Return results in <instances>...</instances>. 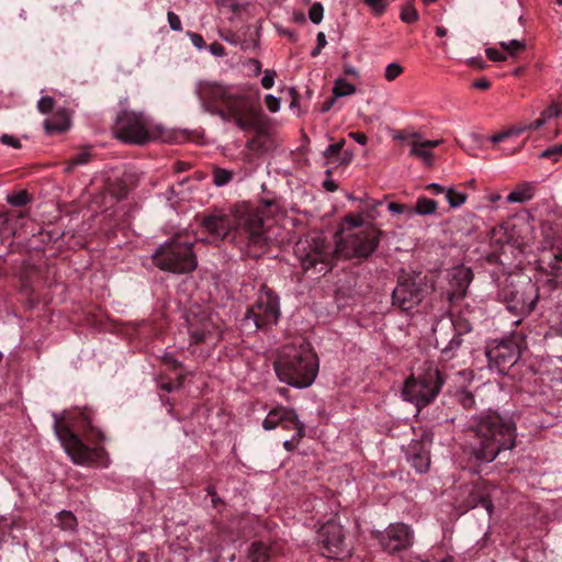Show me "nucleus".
<instances>
[{"label":"nucleus","mask_w":562,"mask_h":562,"mask_svg":"<svg viewBox=\"0 0 562 562\" xmlns=\"http://www.w3.org/2000/svg\"><path fill=\"white\" fill-rule=\"evenodd\" d=\"M526 131H529V126H527V124H518V125L507 130V132L509 133V136H517Z\"/></svg>","instance_id":"nucleus-57"},{"label":"nucleus","mask_w":562,"mask_h":562,"mask_svg":"<svg viewBox=\"0 0 562 562\" xmlns=\"http://www.w3.org/2000/svg\"><path fill=\"white\" fill-rule=\"evenodd\" d=\"M283 422H292L295 425L302 423L294 409L284 406H278L268 413L262 422V427L266 430H272L278 426H282Z\"/></svg>","instance_id":"nucleus-21"},{"label":"nucleus","mask_w":562,"mask_h":562,"mask_svg":"<svg viewBox=\"0 0 562 562\" xmlns=\"http://www.w3.org/2000/svg\"><path fill=\"white\" fill-rule=\"evenodd\" d=\"M472 280V272L470 269L459 267L451 272V285L457 288L448 293L450 301L453 299H461L465 295V290Z\"/></svg>","instance_id":"nucleus-23"},{"label":"nucleus","mask_w":562,"mask_h":562,"mask_svg":"<svg viewBox=\"0 0 562 562\" xmlns=\"http://www.w3.org/2000/svg\"><path fill=\"white\" fill-rule=\"evenodd\" d=\"M504 299L509 311L521 316L528 315L538 302V288L531 279H527L518 284L507 286L504 290Z\"/></svg>","instance_id":"nucleus-15"},{"label":"nucleus","mask_w":562,"mask_h":562,"mask_svg":"<svg viewBox=\"0 0 562 562\" xmlns=\"http://www.w3.org/2000/svg\"><path fill=\"white\" fill-rule=\"evenodd\" d=\"M471 330L472 325L460 316L450 319L446 324H439L434 329L436 346L448 358H452L454 351L464 342L463 334L470 333Z\"/></svg>","instance_id":"nucleus-11"},{"label":"nucleus","mask_w":562,"mask_h":562,"mask_svg":"<svg viewBox=\"0 0 562 562\" xmlns=\"http://www.w3.org/2000/svg\"><path fill=\"white\" fill-rule=\"evenodd\" d=\"M54 99L52 97H42L37 102V109L41 113H48L54 108Z\"/></svg>","instance_id":"nucleus-44"},{"label":"nucleus","mask_w":562,"mask_h":562,"mask_svg":"<svg viewBox=\"0 0 562 562\" xmlns=\"http://www.w3.org/2000/svg\"><path fill=\"white\" fill-rule=\"evenodd\" d=\"M387 210L394 214H406L409 217V207L407 204L391 202L387 204Z\"/></svg>","instance_id":"nucleus-45"},{"label":"nucleus","mask_w":562,"mask_h":562,"mask_svg":"<svg viewBox=\"0 0 562 562\" xmlns=\"http://www.w3.org/2000/svg\"><path fill=\"white\" fill-rule=\"evenodd\" d=\"M356 92V87L347 82L345 79L339 78L335 81L333 93L338 99L341 97L351 95Z\"/></svg>","instance_id":"nucleus-30"},{"label":"nucleus","mask_w":562,"mask_h":562,"mask_svg":"<svg viewBox=\"0 0 562 562\" xmlns=\"http://www.w3.org/2000/svg\"><path fill=\"white\" fill-rule=\"evenodd\" d=\"M187 323L191 340L195 344L220 337L217 319L204 311L188 315Z\"/></svg>","instance_id":"nucleus-17"},{"label":"nucleus","mask_w":562,"mask_h":562,"mask_svg":"<svg viewBox=\"0 0 562 562\" xmlns=\"http://www.w3.org/2000/svg\"><path fill=\"white\" fill-rule=\"evenodd\" d=\"M344 222L348 228H357L363 225V217L361 214L347 215L345 216Z\"/></svg>","instance_id":"nucleus-49"},{"label":"nucleus","mask_w":562,"mask_h":562,"mask_svg":"<svg viewBox=\"0 0 562 562\" xmlns=\"http://www.w3.org/2000/svg\"><path fill=\"white\" fill-rule=\"evenodd\" d=\"M91 154L88 150H82L76 154L66 167V171H71L76 166L85 165L90 161Z\"/></svg>","instance_id":"nucleus-36"},{"label":"nucleus","mask_w":562,"mask_h":562,"mask_svg":"<svg viewBox=\"0 0 562 562\" xmlns=\"http://www.w3.org/2000/svg\"><path fill=\"white\" fill-rule=\"evenodd\" d=\"M206 492L207 494L211 496V501H212V504L213 506H216L220 502H221V498L220 496L216 494V491H215V487L214 486H209L206 488Z\"/></svg>","instance_id":"nucleus-63"},{"label":"nucleus","mask_w":562,"mask_h":562,"mask_svg":"<svg viewBox=\"0 0 562 562\" xmlns=\"http://www.w3.org/2000/svg\"><path fill=\"white\" fill-rule=\"evenodd\" d=\"M1 142L8 146H12L14 148H20L21 147V143L18 138L11 136V135H8V134H4L1 136Z\"/></svg>","instance_id":"nucleus-55"},{"label":"nucleus","mask_w":562,"mask_h":562,"mask_svg":"<svg viewBox=\"0 0 562 562\" xmlns=\"http://www.w3.org/2000/svg\"><path fill=\"white\" fill-rule=\"evenodd\" d=\"M542 114L546 117L547 122L550 121L551 119L562 116V103L553 101L542 111Z\"/></svg>","instance_id":"nucleus-39"},{"label":"nucleus","mask_w":562,"mask_h":562,"mask_svg":"<svg viewBox=\"0 0 562 562\" xmlns=\"http://www.w3.org/2000/svg\"><path fill=\"white\" fill-rule=\"evenodd\" d=\"M193 245L194 239H190L187 233H178L157 248L153 254V262L162 271L190 273L198 267Z\"/></svg>","instance_id":"nucleus-5"},{"label":"nucleus","mask_w":562,"mask_h":562,"mask_svg":"<svg viewBox=\"0 0 562 562\" xmlns=\"http://www.w3.org/2000/svg\"><path fill=\"white\" fill-rule=\"evenodd\" d=\"M348 136L351 137L353 140H356L360 145H366L367 140H368L367 135L363 133H359V132H350L348 134Z\"/></svg>","instance_id":"nucleus-58"},{"label":"nucleus","mask_w":562,"mask_h":562,"mask_svg":"<svg viewBox=\"0 0 562 562\" xmlns=\"http://www.w3.org/2000/svg\"><path fill=\"white\" fill-rule=\"evenodd\" d=\"M215 4L221 7H228L233 12H236L239 10V4L236 2H227V0H215Z\"/></svg>","instance_id":"nucleus-60"},{"label":"nucleus","mask_w":562,"mask_h":562,"mask_svg":"<svg viewBox=\"0 0 562 562\" xmlns=\"http://www.w3.org/2000/svg\"><path fill=\"white\" fill-rule=\"evenodd\" d=\"M473 87L476 89L486 90L491 87V82L486 78H481L473 82Z\"/></svg>","instance_id":"nucleus-61"},{"label":"nucleus","mask_w":562,"mask_h":562,"mask_svg":"<svg viewBox=\"0 0 562 562\" xmlns=\"http://www.w3.org/2000/svg\"><path fill=\"white\" fill-rule=\"evenodd\" d=\"M167 20L172 31L180 32L182 30V23L178 14L172 11H168Z\"/></svg>","instance_id":"nucleus-47"},{"label":"nucleus","mask_w":562,"mask_h":562,"mask_svg":"<svg viewBox=\"0 0 562 562\" xmlns=\"http://www.w3.org/2000/svg\"><path fill=\"white\" fill-rule=\"evenodd\" d=\"M295 255L305 271L314 270L325 274L331 269L335 254L330 244L317 236L299 240Z\"/></svg>","instance_id":"nucleus-8"},{"label":"nucleus","mask_w":562,"mask_h":562,"mask_svg":"<svg viewBox=\"0 0 562 562\" xmlns=\"http://www.w3.org/2000/svg\"><path fill=\"white\" fill-rule=\"evenodd\" d=\"M407 461L418 473H425L430 465L428 450L420 442H414L408 447Z\"/></svg>","instance_id":"nucleus-22"},{"label":"nucleus","mask_w":562,"mask_h":562,"mask_svg":"<svg viewBox=\"0 0 562 562\" xmlns=\"http://www.w3.org/2000/svg\"><path fill=\"white\" fill-rule=\"evenodd\" d=\"M471 506L474 508L476 506H482L486 509L488 515L493 512V503L490 496L483 492L480 491H473L471 493V499H470Z\"/></svg>","instance_id":"nucleus-29"},{"label":"nucleus","mask_w":562,"mask_h":562,"mask_svg":"<svg viewBox=\"0 0 562 562\" xmlns=\"http://www.w3.org/2000/svg\"><path fill=\"white\" fill-rule=\"evenodd\" d=\"M426 189L432 191L435 194L445 193L447 190L446 188H443L442 186H440L439 183H436V182L429 183L426 187Z\"/></svg>","instance_id":"nucleus-62"},{"label":"nucleus","mask_w":562,"mask_h":562,"mask_svg":"<svg viewBox=\"0 0 562 562\" xmlns=\"http://www.w3.org/2000/svg\"><path fill=\"white\" fill-rule=\"evenodd\" d=\"M403 72L402 66L396 63H391L385 68V78L389 81L394 80Z\"/></svg>","instance_id":"nucleus-42"},{"label":"nucleus","mask_w":562,"mask_h":562,"mask_svg":"<svg viewBox=\"0 0 562 562\" xmlns=\"http://www.w3.org/2000/svg\"><path fill=\"white\" fill-rule=\"evenodd\" d=\"M438 203L429 198L419 196L416 201L415 206L409 211V217L413 215H432L437 212Z\"/></svg>","instance_id":"nucleus-26"},{"label":"nucleus","mask_w":562,"mask_h":562,"mask_svg":"<svg viewBox=\"0 0 562 562\" xmlns=\"http://www.w3.org/2000/svg\"><path fill=\"white\" fill-rule=\"evenodd\" d=\"M499 46L504 49V53L510 58H516L519 54L525 52L527 45L525 41L510 40L499 42Z\"/></svg>","instance_id":"nucleus-28"},{"label":"nucleus","mask_w":562,"mask_h":562,"mask_svg":"<svg viewBox=\"0 0 562 562\" xmlns=\"http://www.w3.org/2000/svg\"><path fill=\"white\" fill-rule=\"evenodd\" d=\"M324 16V7L321 2H315L308 10V18L314 24H319Z\"/></svg>","instance_id":"nucleus-38"},{"label":"nucleus","mask_w":562,"mask_h":562,"mask_svg":"<svg viewBox=\"0 0 562 562\" xmlns=\"http://www.w3.org/2000/svg\"><path fill=\"white\" fill-rule=\"evenodd\" d=\"M196 94L207 110L224 122H234L243 131L257 126L260 105L241 88L202 81L196 86Z\"/></svg>","instance_id":"nucleus-1"},{"label":"nucleus","mask_w":562,"mask_h":562,"mask_svg":"<svg viewBox=\"0 0 562 562\" xmlns=\"http://www.w3.org/2000/svg\"><path fill=\"white\" fill-rule=\"evenodd\" d=\"M60 527L65 530H74L77 526V519L71 512L63 510L57 515Z\"/></svg>","instance_id":"nucleus-33"},{"label":"nucleus","mask_w":562,"mask_h":562,"mask_svg":"<svg viewBox=\"0 0 562 562\" xmlns=\"http://www.w3.org/2000/svg\"><path fill=\"white\" fill-rule=\"evenodd\" d=\"M336 100H337V98H336L335 95H334V97H331V98H329L328 100H326V101L323 103L322 108H321V112H322V113H326V112H328V111L334 106V104H335Z\"/></svg>","instance_id":"nucleus-64"},{"label":"nucleus","mask_w":562,"mask_h":562,"mask_svg":"<svg viewBox=\"0 0 562 562\" xmlns=\"http://www.w3.org/2000/svg\"><path fill=\"white\" fill-rule=\"evenodd\" d=\"M382 548L390 552H398L407 549L413 543V531L402 522L390 525L384 532L376 536Z\"/></svg>","instance_id":"nucleus-18"},{"label":"nucleus","mask_w":562,"mask_h":562,"mask_svg":"<svg viewBox=\"0 0 562 562\" xmlns=\"http://www.w3.org/2000/svg\"><path fill=\"white\" fill-rule=\"evenodd\" d=\"M364 3L375 15H381L387 7L386 0H364Z\"/></svg>","instance_id":"nucleus-41"},{"label":"nucleus","mask_w":562,"mask_h":562,"mask_svg":"<svg viewBox=\"0 0 562 562\" xmlns=\"http://www.w3.org/2000/svg\"><path fill=\"white\" fill-rule=\"evenodd\" d=\"M209 49L211 52L212 55L214 56H217V57H223L225 55V48L222 44L220 43H212L210 46H209Z\"/></svg>","instance_id":"nucleus-56"},{"label":"nucleus","mask_w":562,"mask_h":562,"mask_svg":"<svg viewBox=\"0 0 562 562\" xmlns=\"http://www.w3.org/2000/svg\"><path fill=\"white\" fill-rule=\"evenodd\" d=\"M485 54L488 59L493 61H505L508 58V55L504 52H501L494 47H487L485 49Z\"/></svg>","instance_id":"nucleus-43"},{"label":"nucleus","mask_w":562,"mask_h":562,"mask_svg":"<svg viewBox=\"0 0 562 562\" xmlns=\"http://www.w3.org/2000/svg\"><path fill=\"white\" fill-rule=\"evenodd\" d=\"M317 541L323 549V555L330 559H338L348 551L344 528L335 519H330L321 526L317 531Z\"/></svg>","instance_id":"nucleus-16"},{"label":"nucleus","mask_w":562,"mask_h":562,"mask_svg":"<svg viewBox=\"0 0 562 562\" xmlns=\"http://www.w3.org/2000/svg\"><path fill=\"white\" fill-rule=\"evenodd\" d=\"M274 370L281 382L304 389L314 382L318 372V360L308 342L289 344L280 348Z\"/></svg>","instance_id":"nucleus-4"},{"label":"nucleus","mask_w":562,"mask_h":562,"mask_svg":"<svg viewBox=\"0 0 562 562\" xmlns=\"http://www.w3.org/2000/svg\"><path fill=\"white\" fill-rule=\"evenodd\" d=\"M549 249L542 250L539 262L541 268L554 278L562 277V241H553L547 236Z\"/></svg>","instance_id":"nucleus-19"},{"label":"nucleus","mask_w":562,"mask_h":562,"mask_svg":"<svg viewBox=\"0 0 562 562\" xmlns=\"http://www.w3.org/2000/svg\"><path fill=\"white\" fill-rule=\"evenodd\" d=\"M250 562H271V550L261 542H255L249 549Z\"/></svg>","instance_id":"nucleus-27"},{"label":"nucleus","mask_w":562,"mask_h":562,"mask_svg":"<svg viewBox=\"0 0 562 562\" xmlns=\"http://www.w3.org/2000/svg\"><path fill=\"white\" fill-rule=\"evenodd\" d=\"M533 194V187L530 183H522L506 196V201L508 203H524L531 200Z\"/></svg>","instance_id":"nucleus-25"},{"label":"nucleus","mask_w":562,"mask_h":562,"mask_svg":"<svg viewBox=\"0 0 562 562\" xmlns=\"http://www.w3.org/2000/svg\"><path fill=\"white\" fill-rule=\"evenodd\" d=\"M401 20L405 23H413L418 20V13L411 4H407L402 9Z\"/></svg>","instance_id":"nucleus-40"},{"label":"nucleus","mask_w":562,"mask_h":562,"mask_svg":"<svg viewBox=\"0 0 562 562\" xmlns=\"http://www.w3.org/2000/svg\"><path fill=\"white\" fill-rule=\"evenodd\" d=\"M7 201L13 206H24L25 204L29 203L30 196L25 190H22L11 195H8Z\"/></svg>","instance_id":"nucleus-37"},{"label":"nucleus","mask_w":562,"mask_h":562,"mask_svg":"<svg viewBox=\"0 0 562 562\" xmlns=\"http://www.w3.org/2000/svg\"><path fill=\"white\" fill-rule=\"evenodd\" d=\"M127 99L121 100L122 110L115 119L113 133L117 139L132 145H144L154 140H165L164 127L155 124L143 112L124 108Z\"/></svg>","instance_id":"nucleus-6"},{"label":"nucleus","mask_w":562,"mask_h":562,"mask_svg":"<svg viewBox=\"0 0 562 562\" xmlns=\"http://www.w3.org/2000/svg\"><path fill=\"white\" fill-rule=\"evenodd\" d=\"M260 134H261V132L259 131L258 135L256 137H254V138H251L250 140L247 142L246 147L249 150H252V151H256V153H261V151L266 150V147H265L263 143L259 138Z\"/></svg>","instance_id":"nucleus-46"},{"label":"nucleus","mask_w":562,"mask_h":562,"mask_svg":"<svg viewBox=\"0 0 562 562\" xmlns=\"http://www.w3.org/2000/svg\"><path fill=\"white\" fill-rule=\"evenodd\" d=\"M187 36L191 40V43L193 46L198 49H204L206 47V44L204 42V38L201 34L194 33V32H187Z\"/></svg>","instance_id":"nucleus-50"},{"label":"nucleus","mask_w":562,"mask_h":562,"mask_svg":"<svg viewBox=\"0 0 562 562\" xmlns=\"http://www.w3.org/2000/svg\"><path fill=\"white\" fill-rule=\"evenodd\" d=\"M327 178L323 182V187L328 192H335L338 189V184L330 178L331 171L326 170Z\"/></svg>","instance_id":"nucleus-53"},{"label":"nucleus","mask_w":562,"mask_h":562,"mask_svg":"<svg viewBox=\"0 0 562 562\" xmlns=\"http://www.w3.org/2000/svg\"><path fill=\"white\" fill-rule=\"evenodd\" d=\"M202 227L209 234V243L224 240L235 227L234 239L247 256L257 258L267 247V232L262 217L257 213H248L241 216L237 223L224 213H213L202 221Z\"/></svg>","instance_id":"nucleus-3"},{"label":"nucleus","mask_w":562,"mask_h":562,"mask_svg":"<svg viewBox=\"0 0 562 562\" xmlns=\"http://www.w3.org/2000/svg\"><path fill=\"white\" fill-rule=\"evenodd\" d=\"M276 71L266 69L263 72V77L261 78V85L266 89H270L274 85Z\"/></svg>","instance_id":"nucleus-51"},{"label":"nucleus","mask_w":562,"mask_h":562,"mask_svg":"<svg viewBox=\"0 0 562 562\" xmlns=\"http://www.w3.org/2000/svg\"><path fill=\"white\" fill-rule=\"evenodd\" d=\"M412 138L409 155L422 159L427 166H432L434 154L430 149L439 146L442 139L423 140L418 133L412 134Z\"/></svg>","instance_id":"nucleus-20"},{"label":"nucleus","mask_w":562,"mask_h":562,"mask_svg":"<svg viewBox=\"0 0 562 562\" xmlns=\"http://www.w3.org/2000/svg\"><path fill=\"white\" fill-rule=\"evenodd\" d=\"M490 369L505 374L519 359L520 347L515 337L492 340L485 347Z\"/></svg>","instance_id":"nucleus-12"},{"label":"nucleus","mask_w":562,"mask_h":562,"mask_svg":"<svg viewBox=\"0 0 562 562\" xmlns=\"http://www.w3.org/2000/svg\"><path fill=\"white\" fill-rule=\"evenodd\" d=\"M213 183L216 187H223L229 183L233 179V172L231 170L215 167L212 171Z\"/></svg>","instance_id":"nucleus-31"},{"label":"nucleus","mask_w":562,"mask_h":562,"mask_svg":"<svg viewBox=\"0 0 562 562\" xmlns=\"http://www.w3.org/2000/svg\"><path fill=\"white\" fill-rule=\"evenodd\" d=\"M469 453L479 463H491L503 451L516 446L515 423L497 412H484L471 418Z\"/></svg>","instance_id":"nucleus-2"},{"label":"nucleus","mask_w":562,"mask_h":562,"mask_svg":"<svg viewBox=\"0 0 562 562\" xmlns=\"http://www.w3.org/2000/svg\"><path fill=\"white\" fill-rule=\"evenodd\" d=\"M446 199L451 207H459L465 203L468 195L463 192L457 191L453 188H448L445 192Z\"/></svg>","instance_id":"nucleus-32"},{"label":"nucleus","mask_w":562,"mask_h":562,"mask_svg":"<svg viewBox=\"0 0 562 562\" xmlns=\"http://www.w3.org/2000/svg\"><path fill=\"white\" fill-rule=\"evenodd\" d=\"M279 316L280 306L277 295L263 286L255 304L248 310L245 322H251L256 328L263 329L277 324Z\"/></svg>","instance_id":"nucleus-13"},{"label":"nucleus","mask_w":562,"mask_h":562,"mask_svg":"<svg viewBox=\"0 0 562 562\" xmlns=\"http://www.w3.org/2000/svg\"><path fill=\"white\" fill-rule=\"evenodd\" d=\"M540 158L550 159L553 162H558L562 157V144L553 145L539 154Z\"/></svg>","instance_id":"nucleus-35"},{"label":"nucleus","mask_w":562,"mask_h":562,"mask_svg":"<svg viewBox=\"0 0 562 562\" xmlns=\"http://www.w3.org/2000/svg\"><path fill=\"white\" fill-rule=\"evenodd\" d=\"M547 123L546 117L543 116L542 112L540 113V117L535 120L533 122L527 124L529 126V130H539Z\"/></svg>","instance_id":"nucleus-59"},{"label":"nucleus","mask_w":562,"mask_h":562,"mask_svg":"<svg viewBox=\"0 0 562 562\" xmlns=\"http://www.w3.org/2000/svg\"><path fill=\"white\" fill-rule=\"evenodd\" d=\"M459 401L464 407H472L474 405V397L469 392H462L459 394Z\"/></svg>","instance_id":"nucleus-54"},{"label":"nucleus","mask_w":562,"mask_h":562,"mask_svg":"<svg viewBox=\"0 0 562 562\" xmlns=\"http://www.w3.org/2000/svg\"><path fill=\"white\" fill-rule=\"evenodd\" d=\"M430 286L422 273L402 276L393 290V305L408 312L418 306L428 295Z\"/></svg>","instance_id":"nucleus-10"},{"label":"nucleus","mask_w":562,"mask_h":562,"mask_svg":"<svg viewBox=\"0 0 562 562\" xmlns=\"http://www.w3.org/2000/svg\"><path fill=\"white\" fill-rule=\"evenodd\" d=\"M266 106L270 112H277L280 109V99L273 94H267L265 98Z\"/></svg>","instance_id":"nucleus-52"},{"label":"nucleus","mask_w":562,"mask_h":562,"mask_svg":"<svg viewBox=\"0 0 562 562\" xmlns=\"http://www.w3.org/2000/svg\"><path fill=\"white\" fill-rule=\"evenodd\" d=\"M443 384V378L438 368L431 362H425L417 374L406 379L402 396L413 403L417 411L429 405L438 396Z\"/></svg>","instance_id":"nucleus-7"},{"label":"nucleus","mask_w":562,"mask_h":562,"mask_svg":"<svg viewBox=\"0 0 562 562\" xmlns=\"http://www.w3.org/2000/svg\"><path fill=\"white\" fill-rule=\"evenodd\" d=\"M381 235L373 226L348 233L337 241L335 252L344 258H368L379 246Z\"/></svg>","instance_id":"nucleus-9"},{"label":"nucleus","mask_w":562,"mask_h":562,"mask_svg":"<svg viewBox=\"0 0 562 562\" xmlns=\"http://www.w3.org/2000/svg\"><path fill=\"white\" fill-rule=\"evenodd\" d=\"M69 125V115L65 110L56 112L53 117L44 122V128L48 135L63 133L68 130Z\"/></svg>","instance_id":"nucleus-24"},{"label":"nucleus","mask_w":562,"mask_h":562,"mask_svg":"<svg viewBox=\"0 0 562 562\" xmlns=\"http://www.w3.org/2000/svg\"><path fill=\"white\" fill-rule=\"evenodd\" d=\"M304 435H305V425H304V423H301V424H299L297 431H295L293 437L290 440H285L283 442L284 449L288 451L295 450L300 440L304 437Z\"/></svg>","instance_id":"nucleus-34"},{"label":"nucleus","mask_w":562,"mask_h":562,"mask_svg":"<svg viewBox=\"0 0 562 562\" xmlns=\"http://www.w3.org/2000/svg\"><path fill=\"white\" fill-rule=\"evenodd\" d=\"M57 435L66 452L77 464H98L105 454V450L103 448H90L85 445L82 440L68 427L57 430Z\"/></svg>","instance_id":"nucleus-14"},{"label":"nucleus","mask_w":562,"mask_h":562,"mask_svg":"<svg viewBox=\"0 0 562 562\" xmlns=\"http://www.w3.org/2000/svg\"><path fill=\"white\" fill-rule=\"evenodd\" d=\"M345 145V139L341 138L339 142L335 143V144H331L329 145L323 153V156L325 158H330L331 156L334 155H337L338 153H340V150L342 149Z\"/></svg>","instance_id":"nucleus-48"}]
</instances>
